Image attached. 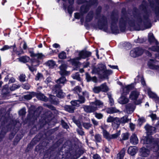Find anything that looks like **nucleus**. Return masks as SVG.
Masks as SVG:
<instances>
[{
	"label": "nucleus",
	"mask_w": 159,
	"mask_h": 159,
	"mask_svg": "<svg viewBox=\"0 0 159 159\" xmlns=\"http://www.w3.org/2000/svg\"><path fill=\"white\" fill-rule=\"evenodd\" d=\"M150 153V150L144 147H142L140 149L139 155L142 157H147L148 156Z\"/></svg>",
	"instance_id": "nucleus-10"
},
{
	"label": "nucleus",
	"mask_w": 159,
	"mask_h": 159,
	"mask_svg": "<svg viewBox=\"0 0 159 159\" xmlns=\"http://www.w3.org/2000/svg\"><path fill=\"white\" fill-rule=\"evenodd\" d=\"M9 130H1L0 132V142L2 141L7 133Z\"/></svg>",
	"instance_id": "nucleus-30"
},
{
	"label": "nucleus",
	"mask_w": 159,
	"mask_h": 159,
	"mask_svg": "<svg viewBox=\"0 0 159 159\" xmlns=\"http://www.w3.org/2000/svg\"><path fill=\"white\" fill-rule=\"evenodd\" d=\"M91 52L87 51H82L79 53V57L72 60V62L73 64L77 65L79 63L78 60H80L81 58H85L91 56Z\"/></svg>",
	"instance_id": "nucleus-4"
},
{
	"label": "nucleus",
	"mask_w": 159,
	"mask_h": 159,
	"mask_svg": "<svg viewBox=\"0 0 159 159\" xmlns=\"http://www.w3.org/2000/svg\"><path fill=\"white\" fill-rule=\"evenodd\" d=\"M93 17V13L92 12L89 13L86 16V21L87 22L90 21Z\"/></svg>",
	"instance_id": "nucleus-48"
},
{
	"label": "nucleus",
	"mask_w": 159,
	"mask_h": 159,
	"mask_svg": "<svg viewBox=\"0 0 159 159\" xmlns=\"http://www.w3.org/2000/svg\"><path fill=\"white\" fill-rule=\"evenodd\" d=\"M138 151V148L136 146H130L128 148L127 152L129 155L133 156L136 154Z\"/></svg>",
	"instance_id": "nucleus-12"
},
{
	"label": "nucleus",
	"mask_w": 159,
	"mask_h": 159,
	"mask_svg": "<svg viewBox=\"0 0 159 159\" xmlns=\"http://www.w3.org/2000/svg\"><path fill=\"white\" fill-rule=\"evenodd\" d=\"M138 121L139 124L141 125L142 123L145 122V120L144 117H141L139 118Z\"/></svg>",
	"instance_id": "nucleus-62"
},
{
	"label": "nucleus",
	"mask_w": 159,
	"mask_h": 159,
	"mask_svg": "<svg viewBox=\"0 0 159 159\" xmlns=\"http://www.w3.org/2000/svg\"><path fill=\"white\" fill-rule=\"evenodd\" d=\"M100 90L101 91L104 92H107L109 90V89L107 86L106 83L102 84L100 86Z\"/></svg>",
	"instance_id": "nucleus-28"
},
{
	"label": "nucleus",
	"mask_w": 159,
	"mask_h": 159,
	"mask_svg": "<svg viewBox=\"0 0 159 159\" xmlns=\"http://www.w3.org/2000/svg\"><path fill=\"white\" fill-rule=\"evenodd\" d=\"M64 140L63 138H60L50 146L45 152L43 158L44 159H53V156H54L53 153H55V150L57 148H58L63 143Z\"/></svg>",
	"instance_id": "nucleus-2"
},
{
	"label": "nucleus",
	"mask_w": 159,
	"mask_h": 159,
	"mask_svg": "<svg viewBox=\"0 0 159 159\" xmlns=\"http://www.w3.org/2000/svg\"><path fill=\"white\" fill-rule=\"evenodd\" d=\"M30 56L32 57H37L38 59H41L43 57L44 55L42 53H38L35 54L33 51H30Z\"/></svg>",
	"instance_id": "nucleus-25"
},
{
	"label": "nucleus",
	"mask_w": 159,
	"mask_h": 159,
	"mask_svg": "<svg viewBox=\"0 0 159 159\" xmlns=\"http://www.w3.org/2000/svg\"><path fill=\"white\" fill-rule=\"evenodd\" d=\"M106 67L105 66L102 64H99L97 67L93 69V71L96 73H99L101 71H104Z\"/></svg>",
	"instance_id": "nucleus-14"
},
{
	"label": "nucleus",
	"mask_w": 159,
	"mask_h": 159,
	"mask_svg": "<svg viewBox=\"0 0 159 159\" xmlns=\"http://www.w3.org/2000/svg\"><path fill=\"white\" fill-rule=\"evenodd\" d=\"M66 55L65 52H62L59 55V57L60 58L64 59L66 58Z\"/></svg>",
	"instance_id": "nucleus-59"
},
{
	"label": "nucleus",
	"mask_w": 159,
	"mask_h": 159,
	"mask_svg": "<svg viewBox=\"0 0 159 159\" xmlns=\"http://www.w3.org/2000/svg\"><path fill=\"white\" fill-rule=\"evenodd\" d=\"M61 148H61H58V149H57V151L56 152H55V150H56V149L58 148H57L55 150V153H53V155H54V156L55 155V153H56V156L54 157H53V159L54 158V159H61L62 158H61V157H59V156H57V155H61V156H62V152H60V155L58 154H57V152H58V149H60Z\"/></svg>",
	"instance_id": "nucleus-53"
},
{
	"label": "nucleus",
	"mask_w": 159,
	"mask_h": 159,
	"mask_svg": "<svg viewBox=\"0 0 159 159\" xmlns=\"http://www.w3.org/2000/svg\"><path fill=\"white\" fill-rule=\"evenodd\" d=\"M143 22L146 28H148L151 27V25L150 20L147 17H144Z\"/></svg>",
	"instance_id": "nucleus-21"
},
{
	"label": "nucleus",
	"mask_w": 159,
	"mask_h": 159,
	"mask_svg": "<svg viewBox=\"0 0 159 159\" xmlns=\"http://www.w3.org/2000/svg\"><path fill=\"white\" fill-rule=\"evenodd\" d=\"M126 109L128 111L133 112L134 109V107L132 104H129L126 106Z\"/></svg>",
	"instance_id": "nucleus-41"
},
{
	"label": "nucleus",
	"mask_w": 159,
	"mask_h": 159,
	"mask_svg": "<svg viewBox=\"0 0 159 159\" xmlns=\"http://www.w3.org/2000/svg\"><path fill=\"white\" fill-rule=\"evenodd\" d=\"M129 141L130 143L134 145H136L138 143L139 140L135 134H133L131 135L130 137Z\"/></svg>",
	"instance_id": "nucleus-17"
},
{
	"label": "nucleus",
	"mask_w": 159,
	"mask_h": 159,
	"mask_svg": "<svg viewBox=\"0 0 159 159\" xmlns=\"http://www.w3.org/2000/svg\"><path fill=\"white\" fill-rule=\"evenodd\" d=\"M106 111L108 113L112 114L117 112L119 111L115 108L112 107L107 108Z\"/></svg>",
	"instance_id": "nucleus-38"
},
{
	"label": "nucleus",
	"mask_w": 159,
	"mask_h": 159,
	"mask_svg": "<svg viewBox=\"0 0 159 159\" xmlns=\"http://www.w3.org/2000/svg\"><path fill=\"white\" fill-rule=\"evenodd\" d=\"M139 95V93L136 91L132 92L130 95L129 98L132 100H136Z\"/></svg>",
	"instance_id": "nucleus-19"
},
{
	"label": "nucleus",
	"mask_w": 159,
	"mask_h": 159,
	"mask_svg": "<svg viewBox=\"0 0 159 159\" xmlns=\"http://www.w3.org/2000/svg\"><path fill=\"white\" fill-rule=\"evenodd\" d=\"M92 103L93 105L97 107V106L101 107L103 105V103L98 100H96L94 102H93Z\"/></svg>",
	"instance_id": "nucleus-37"
},
{
	"label": "nucleus",
	"mask_w": 159,
	"mask_h": 159,
	"mask_svg": "<svg viewBox=\"0 0 159 159\" xmlns=\"http://www.w3.org/2000/svg\"><path fill=\"white\" fill-rule=\"evenodd\" d=\"M155 12L156 18L159 20V6L156 7Z\"/></svg>",
	"instance_id": "nucleus-57"
},
{
	"label": "nucleus",
	"mask_w": 159,
	"mask_h": 159,
	"mask_svg": "<svg viewBox=\"0 0 159 159\" xmlns=\"http://www.w3.org/2000/svg\"><path fill=\"white\" fill-rule=\"evenodd\" d=\"M61 125L64 128L67 129L69 128V126L67 123L65 122L63 120H61Z\"/></svg>",
	"instance_id": "nucleus-63"
},
{
	"label": "nucleus",
	"mask_w": 159,
	"mask_h": 159,
	"mask_svg": "<svg viewBox=\"0 0 159 159\" xmlns=\"http://www.w3.org/2000/svg\"><path fill=\"white\" fill-rule=\"evenodd\" d=\"M20 131L18 133L13 142L12 145L14 146H16L19 142L20 140L22 139L24 135V133L23 130H20Z\"/></svg>",
	"instance_id": "nucleus-8"
},
{
	"label": "nucleus",
	"mask_w": 159,
	"mask_h": 159,
	"mask_svg": "<svg viewBox=\"0 0 159 159\" xmlns=\"http://www.w3.org/2000/svg\"><path fill=\"white\" fill-rule=\"evenodd\" d=\"M83 96L78 95L79 98L77 100L81 104L84 103L85 102V99L84 96L88 98L89 97V93L86 91L83 92Z\"/></svg>",
	"instance_id": "nucleus-13"
},
{
	"label": "nucleus",
	"mask_w": 159,
	"mask_h": 159,
	"mask_svg": "<svg viewBox=\"0 0 159 159\" xmlns=\"http://www.w3.org/2000/svg\"><path fill=\"white\" fill-rule=\"evenodd\" d=\"M129 100L125 96H121L118 99V102L121 104H125L128 102Z\"/></svg>",
	"instance_id": "nucleus-23"
},
{
	"label": "nucleus",
	"mask_w": 159,
	"mask_h": 159,
	"mask_svg": "<svg viewBox=\"0 0 159 159\" xmlns=\"http://www.w3.org/2000/svg\"><path fill=\"white\" fill-rule=\"evenodd\" d=\"M36 144V143L32 140L27 145V148L25 150V152H29V151H30L33 148V146Z\"/></svg>",
	"instance_id": "nucleus-22"
},
{
	"label": "nucleus",
	"mask_w": 159,
	"mask_h": 159,
	"mask_svg": "<svg viewBox=\"0 0 159 159\" xmlns=\"http://www.w3.org/2000/svg\"><path fill=\"white\" fill-rule=\"evenodd\" d=\"M130 134L128 132L122 133L121 135L122 138H120L119 140L121 143L123 142L124 141L127 140L129 137Z\"/></svg>",
	"instance_id": "nucleus-18"
},
{
	"label": "nucleus",
	"mask_w": 159,
	"mask_h": 159,
	"mask_svg": "<svg viewBox=\"0 0 159 159\" xmlns=\"http://www.w3.org/2000/svg\"><path fill=\"white\" fill-rule=\"evenodd\" d=\"M43 147L44 146L42 144L40 143L36 146L35 149V151L37 152L41 153L42 150L43 149Z\"/></svg>",
	"instance_id": "nucleus-31"
},
{
	"label": "nucleus",
	"mask_w": 159,
	"mask_h": 159,
	"mask_svg": "<svg viewBox=\"0 0 159 159\" xmlns=\"http://www.w3.org/2000/svg\"><path fill=\"white\" fill-rule=\"evenodd\" d=\"M2 92L5 94H6L9 92V89L8 85H6L3 87L2 89Z\"/></svg>",
	"instance_id": "nucleus-47"
},
{
	"label": "nucleus",
	"mask_w": 159,
	"mask_h": 159,
	"mask_svg": "<svg viewBox=\"0 0 159 159\" xmlns=\"http://www.w3.org/2000/svg\"><path fill=\"white\" fill-rule=\"evenodd\" d=\"M149 148L156 151L159 150V139L158 138H152L151 142L149 144Z\"/></svg>",
	"instance_id": "nucleus-6"
},
{
	"label": "nucleus",
	"mask_w": 159,
	"mask_h": 159,
	"mask_svg": "<svg viewBox=\"0 0 159 159\" xmlns=\"http://www.w3.org/2000/svg\"><path fill=\"white\" fill-rule=\"evenodd\" d=\"M37 97L38 98L41 100L45 102H46L48 100V98L42 93H39L37 95Z\"/></svg>",
	"instance_id": "nucleus-36"
},
{
	"label": "nucleus",
	"mask_w": 159,
	"mask_h": 159,
	"mask_svg": "<svg viewBox=\"0 0 159 159\" xmlns=\"http://www.w3.org/2000/svg\"><path fill=\"white\" fill-rule=\"evenodd\" d=\"M71 103L73 106L76 107H79L80 104H81L77 100L71 101Z\"/></svg>",
	"instance_id": "nucleus-50"
},
{
	"label": "nucleus",
	"mask_w": 159,
	"mask_h": 159,
	"mask_svg": "<svg viewBox=\"0 0 159 159\" xmlns=\"http://www.w3.org/2000/svg\"><path fill=\"white\" fill-rule=\"evenodd\" d=\"M72 77L74 79L77 80L78 81L80 80V75L78 73H76L75 74L72 75Z\"/></svg>",
	"instance_id": "nucleus-55"
},
{
	"label": "nucleus",
	"mask_w": 159,
	"mask_h": 159,
	"mask_svg": "<svg viewBox=\"0 0 159 159\" xmlns=\"http://www.w3.org/2000/svg\"><path fill=\"white\" fill-rule=\"evenodd\" d=\"M95 116L98 119H100L102 118L103 115L100 113H95Z\"/></svg>",
	"instance_id": "nucleus-61"
},
{
	"label": "nucleus",
	"mask_w": 159,
	"mask_h": 159,
	"mask_svg": "<svg viewBox=\"0 0 159 159\" xmlns=\"http://www.w3.org/2000/svg\"><path fill=\"white\" fill-rule=\"evenodd\" d=\"M94 138L95 140V142L96 143L101 142L102 139L100 134H95Z\"/></svg>",
	"instance_id": "nucleus-49"
},
{
	"label": "nucleus",
	"mask_w": 159,
	"mask_h": 159,
	"mask_svg": "<svg viewBox=\"0 0 159 159\" xmlns=\"http://www.w3.org/2000/svg\"><path fill=\"white\" fill-rule=\"evenodd\" d=\"M148 41L151 43H154L156 45V46H153L150 48L149 49L153 51L159 52V46H157L158 44V43L155 39L152 34L150 33L149 34Z\"/></svg>",
	"instance_id": "nucleus-5"
},
{
	"label": "nucleus",
	"mask_w": 159,
	"mask_h": 159,
	"mask_svg": "<svg viewBox=\"0 0 159 159\" xmlns=\"http://www.w3.org/2000/svg\"><path fill=\"white\" fill-rule=\"evenodd\" d=\"M152 137L150 138L148 136H146L143 137L142 141H143V144H149V145L152 140Z\"/></svg>",
	"instance_id": "nucleus-26"
},
{
	"label": "nucleus",
	"mask_w": 159,
	"mask_h": 159,
	"mask_svg": "<svg viewBox=\"0 0 159 159\" xmlns=\"http://www.w3.org/2000/svg\"><path fill=\"white\" fill-rule=\"evenodd\" d=\"M20 87V85L19 84L17 85L16 84H12V86L10 87V89L11 91H13L19 88Z\"/></svg>",
	"instance_id": "nucleus-56"
},
{
	"label": "nucleus",
	"mask_w": 159,
	"mask_h": 159,
	"mask_svg": "<svg viewBox=\"0 0 159 159\" xmlns=\"http://www.w3.org/2000/svg\"><path fill=\"white\" fill-rule=\"evenodd\" d=\"M81 88L79 86H76L73 89V91L75 93H78L79 95V93H80L81 91Z\"/></svg>",
	"instance_id": "nucleus-51"
},
{
	"label": "nucleus",
	"mask_w": 159,
	"mask_h": 159,
	"mask_svg": "<svg viewBox=\"0 0 159 159\" xmlns=\"http://www.w3.org/2000/svg\"><path fill=\"white\" fill-rule=\"evenodd\" d=\"M66 80V78L63 76H62L57 80L56 82L58 84H64Z\"/></svg>",
	"instance_id": "nucleus-46"
},
{
	"label": "nucleus",
	"mask_w": 159,
	"mask_h": 159,
	"mask_svg": "<svg viewBox=\"0 0 159 159\" xmlns=\"http://www.w3.org/2000/svg\"><path fill=\"white\" fill-rule=\"evenodd\" d=\"M138 50L137 49H134L131 50L130 52V55L131 56L134 57H136L138 56L137 53V51Z\"/></svg>",
	"instance_id": "nucleus-44"
},
{
	"label": "nucleus",
	"mask_w": 159,
	"mask_h": 159,
	"mask_svg": "<svg viewBox=\"0 0 159 159\" xmlns=\"http://www.w3.org/2000/svg\"><path fill=\"white\" fill-rule=\"evenodd\" d=\"M119 120V118H114L112 116H110L107 118V121L108 122H113L114 121L118 122Z\"/></svg>",
	"instance_id": "nucleus-40"
},
{
	"label": "nucleus",
	"mask_w": 159,
	"mask_h": 159,
	"mask_svg": "<svg viewBox=\"0 0 159 159\" xmlns=\"http://www.w3.org/2000/svg\"><path fill=\"white\" fill-rule=\"evenodd\" d=\"M19 78L20 81L24 82L25 81V75L24 74H22L20 75Z\"/></svg>",
	"instance_id": "nucleus-60"
},
{
	"label": "nucleus",
	"mask_w": 159,
	"mask_h": 159,
	"mask_svg": "<svg viewBox=\"0 0 159 159\" xmlns=\"http://www.w3.org/2000/svg\"><path fill=\"white\" fill-rule=\"evenodd\" d=\"M128 23L131 26H134L135 25V23H132L131 21H128L127 18H122L120 21V24L121 26H125V25Z\"/></svg>",
	"instance_id": "nucleus-15"
},
{
	"label": "nucleus",
	"mask_w": 159,
	"mask_h": 159,
	"mask_svg": "<svg viewBox=\"0 0 159 159\" xmlns=\"http://www.w3.org/2000/svg\"><path fill=\"white\" fill-rule=\"evenodd\" d=\"M119 121H118L120 123L125 124L126 123L128 122L129 121V120L128 119L127 117L126 116H124L120 119L119 118Z\"/></svg>",
	"instance_id": "nucleus-35"
},
{
	"label": "nucleus",
	"mask_w": 159,
	"mask_h": 159,
	"mask_svg": "<svg viewBox=\"0 0 159 159\" xmlns=\"http://www.w3.org/2000/svg\"><path fill=\"white\" fill-rule=\"evenodd\" d=\"M157 130H146L147 136L150 137V136H151L153 134V133L157 132L158 131H157ZM151 137H152L151 136Z\"/></svg>",
	"instance_id": "nucleus-43"
},
{
	"label": "nucleus",
	"mask_w": 159,
	"mask_h": 159,
	"mask_svg": "<svg viewBox=\"0 0 159 159\" xmlns=\"http://www.w3.org/2000/svg\"><path fill=\"white\" fill-rule=\"evenodd\" d=\"M43 138V135L42 133H39L32 139L37 144L39 142L42 140Z\"/></svg>",
	"instance_id": "nucleus-20"
},
{
	"label": "nucleus",
	"mask_w": 159,
	"mask_h": 159,
	"mask_svg": "<svg viewBox=\"0 0 159 159\" xmlns=\"http://www.w3.org/2000/svg\"><path fill=\"white\" fill-rule=\"evenodd\" d=\"M18 59L21 62L26 63L29 61L30 60V58L27 56H24L19 57L18 58Z\"/></svg>",
	"instance_id": "nucleus-27"
},
{
	"label": "nucleus",
	"mask_w": 159,
	"mask_h": 159,
	"mask_svg": "<svg viewBox=\"0 0 159 159\" xmlns=\"http://www.w3.org/2000/svg\"><path fill=\"white\" fill-rule=\"evenodd\" d=\"M49 100L50 102L53 104L57 105L58 103V102L56 97L54 96L50 95Z\"/></svg>",
	"instance_id": "nucleus-32"
},
{
	"label": "nucleus",
	"mask_w": 159,
	"mask_h": 159,
	"mask_svg": "<svg viewBox=\"0 0 159 159\" xmlns=\"http://www.w3.org/2000/svg\"><path fill=\"white\" fill-rule=\"evenodd\" d=\"M64 109L65 110L67 111L72 113L75 110V107L73 106H68L66 105L64 107Z\"/></svg>",
	"instance_id": "nucleus-34"
},
{
	"label": "nucleus",
	"mask_w": 159,
	"mask_h": 159,
	"mask_svg": "<svg viewBox=\"0 0 159 159\" xmlns=\"http://www.w3.org/2000/svg\"><path fill=\"white\" fill-rule=\"evenodd\" d=\"M39 130H30L29 133V135L30 136H32L33 135L35 134L36 133V132L38 131Z\"/></svg>",
	"instance_id": "nucleus-64"
},
{
	"label": "nucleus",
	"mask_w": 159,
	"mask_h": 159,
	"mask_svg": "<svg viewBox=\"0 0 159 159\" xmlns=\"http://www.w3.org/2000/svg\"><path fill=\"white\" fill-rule=\"evenodd\" d=\"M12 131L9 135L8 139L11 140L14 137L15 135L16 134L17 132L19 130H12Z\"/></svg>",
	"instance_id": "nucleus-33"
},
{
	"label": "nucleus",
	"mask_w": 159,
	"mask_h": 159,
	"mask_svg": "<svg viewBox=\"0 0 159 159\" xmlns=\"http://www.w3.org/2000/svg\"><path fill=\"white\" fill-rule=\"evenodd\" d=\"M133 88L132 85H129L125 87L122 88V90L124 93H128L130 90H131Z\"/></svg>",
	"instance_id": "nucleus-29"
},
{
	"label": "nucleus",
	"mask_w": 159,
	"mask_h": 159,
	"mask_svg": "<svg viewBox=\"0 0 159 159\" xmlns=\"http://www.w3.org/2000/svg\"><path fill=\"white\" fill-rule=\"evenodd\" d=\"M135 49H137L138 51H137V54L138 56L141 55L144 52V50L141 48H135Z\"/></svg>",
	"instance_id": "nucleus-58"
},
{
	"label": "nucleus",
	"mask_w": 159,
	"mask_h": 159,
	"mask_svg": "<svg viewBox=\"0 0 159 159\" xmlns=\"http://www.w3.org/2000/svg\"><path fill=\"white\" fill-rule=\"evenodd\" d=\"M88 10L86 8H85L84 6H82L81 8V12L80 13H75V18L78 19L81 18V20L82 21V18L83 17V14L86 13Z\"/></svg>",
	"instance_id": "nucleus-11"
},
{
	"label": "nucleus",
	"mask_w": 159,
	"mask_h": 159,
	"mask_svg": "<svg viewBox=\"0 0 159 159\" xmlns=\"http://www.w3.org/2000/svg\"><path fill=\"white\" fill-rule=\"evenodd\" d=\"M103 135V137L109 141L111 139H117L120 134V130L118 131L114 134H110L107 130H102Z\"/></svg>",
	"instance_id": "nucleus-3"
},
{
	"label": "nucleus",
	"mask_w": 159,
	"mask_h": 159,
	"mask_svg": "<svg viewBox=\"0 0 159 159\" xmlns=\"http://www.w3.org/2000/svg\"><path fill=\"white\" fill-rule=\"evenodd\" d=\"M153 61L151 60L148 62V65L149 67L151 69L157 70L159 69V65H155L153 63Z\"/></svg>",
	"instance_id": "nucleus-24"
},
{
	"label": "nucleus",
	"mask_w": 159,
	"mask_h": 159,
	"mask_svg": "<svg viewBox=\"0 0 159 159\" xmlns=\"http://www.w3.org/2000/svg\"><path fill=\"white\" fill-rule=\"evenodd\" d=\"M46 65L50 68H52L55 65V63L53 60L48 61L46 63Z\"/></svg>",
	"instance_id": "nucleus-42"
},
{
	"label": "nucleus",
	"mask_w": 159,
	"mask_h": 159,
	"mask_svg": "<svg viewBox=\"0 0 159 159\" xmlns=\"http://www.w3.org/2000/svg\"><path fill=\"white\" fill-rule=\"evenodd\" d=\"M83 107L84 111L87 113L93 112L97 109V107L94 106L92 103L91 106L84 105Z\"/></svg>",
	"instance_id": "nucleus-9"
},
{
	"label": "nucleus",
	"mask_w": 159,
	"mask_h": 159,
	"mask_svg": "<svg viewBox=\"0 0 159 159\" xmlns=\"http://www.w3.org/2000/svg\"><path fill=\"white\" fill-rule=\"evenodd\" d=\"M60 73L61 75H65L68 74L69 73V72H67L66 70L67 68V66L65 64H62L60 67Z\"/></svg>",
	"instance_id": "nucleus-16"
},
{
	"label": "nucleus",
	"mask_w": 159,
	"mask_h": 159,
	"mask_svg": "<svg viewBox=\"0 0 159 159\" xmlns=\"http://www.w3.org/2000/svg\"><path fill=\"white\" fill-rule=\"evenodd\" d=\"M61 86L59 84L55 85L52 88V91L57 96L60 98L63 97L64 93L61 89Z\"/></svg>",
	"instance_id": "nucleus-7"
},
{
	"label": "nucleus",
	"mask_w": 159,
	"mask_h": 159,
	"mask_svg": "<svg viewBox=\"0 0 159 159\" xmlns=\"http://www.w3.org/2000/svg\"><path fill=\"white\" fill-rule=\"evenodd\" d=\"M120 123L118 122L114 121L112 123L113 128L114 129H117L119 128Z\"/></svg>",
	"instance_id": "nucleus-54"
},
{
	"label": "nucleus",
	"mask_w": 159,
	"mask_h": 159,
	"mask_svg": "<svg viewBox=\"0 0 159 159\" xmlns=\"http://www.w3.org/2000/svg\"><path fill=\"white\" fill-rule=\"evenodd\" d=\"M62 152L61 158L65 159H77L84 152V151L80 147L77 143H73L70 140H67L58 149L57 154Z\"/></svg>",
	"instance_id": "nucleus-1"
},
{
	"label": "nucleus",
	"mask_w": 159,
	"mask_h": 159,
	"mask_svg": "<svg viewBox=\"0 0 159 159\" xmlns=\"http://www.w3.org/2000/svg\"><path fill=\"white\" fill-rule=\"evenodd\" d=\"M148 93L150 98H157L156 95L152 93L149 89H148Z\"/></svg>",
	"instance_id": "nucleus-45"
},
{
	"label": "nucleus",
	"mask_w": 159,
	"mask_h": 159,
	"mask_svg": "<svg viewBox=\"0 0 159 159\" xmlns=\"http://www.w3.org/2000/svg\"><path fill=\"white\" fill-rule=\"evenodd\" d=\"M93 90V92L96 93H98L101 91L100 86L94 87Z\"/></svg>",
	"instance_id": "nucleus-52"
},
{
	"label": "nucleus",
	"mask_w": 159,
	"mask_h": 159,
	"mask_svg": "<svg viewBox=\"0 0 159 159\" xmlns=\"http://www.w3.org/2000/svg\"><path fill=\"white\" fill-rule=\"evenodd\" d=\"M125 154L124 151H121L117 154L116 159H123Z\"/></svg>",
	"instance_id": "nucleus-39"
}]
</instances>
